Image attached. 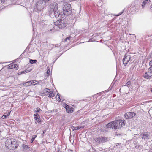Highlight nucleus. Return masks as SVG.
Here are the masks:
<instances>
[{"label":"nucleus","instance_id":"nucleus-9","mask_svg":"<svg viewBox=\"0 0 152 152\" xmlns=\"http://www.w3.org/2000/svg\"><path fill=\"white\" fill-rule=\"evenodd\" d=\"M140 137L144 140L148 139L150 138V133L148 132L142 133L140 134Z\"/></svg>","mask_w":152,"mask_h":152},{"label":"nucleus","instance_id":"nucleus-42","mask_svg":"<svg viewBox=\"0 0 152 152\" xmlns=\"http://www.w3.org/2000/svg\"><path fill=\"white\" fill-rule=\"evenodd\" d=\"M145 0V1H148V0Z\"/></svg>","mask_w":152,"mask_h":152},{"label":"nucleus","instance_id":"nucleus-35","mask_svg":"<svg viewBox=\"0 0 152 152\" xmlns=\"http://www.w3.org/2000/svg\"><path fill=\"white\" fill-rule=\"evenodd\" d=\"M10 112H9L7 113V114L6 115L7 116H7H9L10 115Z\"/></svg>","mask_w":152,"mask_h":152},{"label":"nucleus","instance_id":"nucleus-24","mask_svg":"<svg viewBox=\"0 0 152 152\" xmlns=\"http://www.w3.org/2000/svg\"><path fill=\"white\" fill-rule=\"evenodd\" d=\"M22 147L25 149H27L29 148V147L28 145L23 144L22 145Z\"/></svg>","mask_w":152,"mask_h":152},{"label":"nucleus","instance_id":"nucleus-8","mask_svg":"<svg viewBox=\"0 0 152 152\" xmlns=\"http://www.w3.org/2000/svg\"><path fill=\"white\" fill-rule=\"evenodd\" d=\"M136 115L135 113L134 112H127L124 115V117L126 119H131Z\"/></svg>","mask_w":152,"mask_h":152},{"label":"nucleus","instance_id":"nucleus-16","mask_svg":"<svg viewBox=\"0 0 152 152\" xmlns=\"http://www.w3.org/2000/svg\"><path fill=\"white\" fill-rule=\"evenodd\" d=\"M65 107L66 110V111L68 113H71L73 112V110L70 108L69 106L68 105L65 104Z\"/></svg>","mask_w":152,"mask_h":152},{"label":"nucleus","instance_id":"nucleus-33","mask_svg":"<svg viewBox=\"0 0 152 152\" xmlns=\"http://www.w3.org/2000/svg\"><path fill=\"white\" fill-rule=\"evenodd\" d=\"M148 70L151 72H152V66L150 67L149 69Z\"/></svg>","mask_w":152,"mask_h":152},{"label":"nucleus","instance_id":"nucleus-4","mask_svg":"<svg viewBox=\"0 0 152 152\" xmlns=\"http://www.w3.org/2000/svg\"><path fill=\"white\" fill-rule=\"evenodd\" d=\"M108 138L102 137H98L94 139V140L97 143H101L108 141Z\"/></svg>","mask_w":152,"mask_h":152},{"label":"nucleus","instance_id":"nucleus-12","mask_svg":"<svg viewBox=\"0 0 152 152\" xmlns=\"http://www.w3.org/2000/svg\"><path fill=\"white\" fill-rule=\"evenodd\" d=\"M43 5H41L38 2H37L35 4L34 9L36 11H40L43 9Z\"/></svg>","mask_w":152,"mask_h":152},{"label":"nucleus","instance_id":"nucleus-39","mask_svg":"<svg viewBox=\"0 0 152 152\" xmlns=\"http://www.w3.org/2000/svg\"><path fill=\"white\" fill-rule=\"evenodd\" d=\"M123 13V12L120 13L118 14L116 16H118L120 15L121 14H122Z\"/></svg>","mask_w":152,"mask_h":152},{"label":"nucleus","instance_id":"nucleus-13","mask_svg":"<svg viewBox=\"0 0 152 152\" xmlns=\"http://www.w3.org/2000/svg\"><path fill=\"white\" fill-rule=\"evenodd\" d=\"M34 116L36 122L38 123H40L41 121L40 120V116L39 114L37 113L35 114L34 115Z\"/></svg>","mask_w":152,"mask_h":152},{"label":"nucleus","instance_id":"nucleus-22","mask_svg":"<svg viewBox=\"0 0 152 152\" xmlns=\"http://www.w3.org/2000/svg\"><path fill=\"white\" fill-rule=\"evenodd\" d=\"M37 61L36 60L30 59L29 61V62L31 64L35 63Z\"/></svg>","mask_w":152,"mask_h":152},{"label":"nucleus","instance_id":"nucleus-21","mask_svg":"<svg viewBox=\"0 0 152 152\" xmlns=\"http://www.w3.org/2000/svg\"><path fill=\"white\" fill-rule=\"evenodd\" d=\"M119 121L120 123V128L125 125V123L124 121L122 120H119Z\"/></svg>","mask_w":152,"mask_h":152},{"label":"nucleus","instance_id":"nucleus-3","mask_svg":"<svg viewBox=\"0 0 152 152\" xmlns=\"http://www.w3.org/2000/svg\"><path fill=\"white\" fill-rule=\"evenodd\" d=\"M54 25L56 26H58L61 28L64 27L66 26V24L65 23L64 21L62 20H57L55 22Z\"/></svg>","mask_w":152,"mask_h":152},{"label":"nucleus","instance_id":"nucleus-11","mask_svg":"<svg viewBox=\"0 0 152 152\" xmlns=\"http://www.w3.org/2000/svg\"><path fill=\"white\" fill-rule=\"evenodd\" d=\"M54 15L56 18L59 17L62 18L64 17V14H63V13L59 11L57 12L54 11Z\"/></svg>","mask_w":152,"mask_h":152},{"label":"nucleus","instance_id":"nucleus-29","mask_svg":"<svg viewBox=\"0 0 152 152\" xmlns=\"http://www.w3.org/2000/svg\"><path fill=\"white\" fill-rule=\"evenodd\" d=\"M50 69H48V70H47V74L46 75H47L48 76H49V75H50Z\"/></svg>","mask_w":152,"mask_h":152},{"label":"nucleus","instance_id":"nucleus-38","mask_svg":"<svg viewBox=\"0 0 152 152\" xmlns=\"http://www.w3.org/2000/svg\"><path fill=\"white\" fill-rule=\"evenodd\" d=\"M31 71V70H28V69H26L25 71V72H30Z\"/></svg>","mask_w":152,"mask_h":152},{"label":"nucleus","instance_id":"nucleus-43","mask_svg":"<svg viewBox=\"0 0 152 152\" xmlns=\"http://www.w3.org/2000/svg\"><path fill=\"white\" fill-rule=\"evenodd\" d=\"M33 31L34 30V27H33Z\"/></svg>","mask_w":152,"mask_h":152},{"label":"nucleus","instance_id":"nucleus-44","mask_svg":"<svg viewBox=\"0 0 152 152\" xmlns=\"http://www.w3.org/2000/svg\"><path fill=\"white\" fill-rule=\"evenodd\" d=\"M151 92H152V89L151 90Z\"/></svg>","mask_w":152,"mask_h":152},{"label":"nucleus","instance_id":"nucleus-5","mask_svg":"<svg viewBox=\"0 0 152 152\" xmlns=\"http://www.w3.org/2000/svg\"><path fill=\"white\" fill-rule=\"evenodd\" d=\"M50 9L49 10L50 13L51 14L52 12L57 9L58 8V4L56 2L51 3L50 5Z\"/></svg>","mask_w":152,"mask_h":152},{"label":"nucleus","instance_id":"nucleus-20","mask_svg":"<svg viewBox=\"0 0 152 152\" xmlns=\"http://www.w3.org/2000/svg\"><path fill=\"white\" fill-rule=\"evenodd\" d=\"M83 127L80 126H76V127H74L73 126H72L71 127V128L72 129V130L73 131H74L75 130H79L80 129H83Z\"/></svg>","mask_w":152,"mask_h":152},{"label":"nucleus","instance_id":"nucleus-25","mask_svg":"<svg viewBox=\"0 0 152 152\" xmlns=\"http://www.w3.org/2000/svg\"><path fill=\"white\" fill-rule=\"evenodd\" d=\"M34 111L35 112H39L40 111H41V110L39 108H35L34 109Z\"/></svg>","mask_w":152,"mask_h":152},{"label":"nucleus","instance_id":"nucleus-7","mask_svg":"<svg viewBox=\"0 0 152 152\" xmlns=\"http://www.w3.org/2000/svg\"><path fill=\"white\" fill-rule=\"evenodd\" d=\"M131 56L130 55H127V54H126L123 59V64L124 66L126 65L128 63L130 60Z\"/></svg>","mask_w":152,"mask_h":152},{"label":"nucleus","instance_id":"nucleus-26","mask_svg":"<svg viewBox=\"0 0 152 152\" xmlns=\"http://www.w3.org/2000/svg\"><path fill=\"white\" fill-rule=\"evenodd\" d=\"M56 98L58 101H60L61 100L59 95L58 94L56 96Z\"/></svg>","mask_w":152,"mask_h":152},{"label":"nucleus","instance_id":"nucleus-1","mask_svg":"<svg viewBox=\"0 0 152 152\" xmlns=\"http://www.w3.org/2000/svg\"><path fill=\"white\" fill-rule=\"evenodd\" d=\"M5 145L8 149L12 150L16 149L18 144L15 139L13 138H8L5 142Z\"/></svg>","mask_w":152,"mask_h":152},{"label":"nucleus","instance_id":"nucleus-23","mask_svg":"<svg viewBox=\"0 0 152 152\" xmlns=\"http://www.w3.org/2000/svg\"><path fill=\"white\" fill-rule=\"evenodd\" d=\"M37 2L41 5H43V3H45V0H39Z\"/></svg>","mask_w":152,"mask_h":152},{"label":"nucleus","instance_id":"nucleus-17","mask_svg":"<svg viewBox=\"0 0 152 152\" xmlns=\"http://www.w3.org/2000/svg\"><path fill=\"white\" fill-rule=\"evenodd\" d=\"M8 68L9 69L15 68L17 70L18 69V66L17 64H14L9 66Z\"/></svg>","mask_w":152,"mask_h":152},{"label":"nucleus","instance_id":"nucleus-34","mask_svg":"<svg viewBox=\"0 0 152 152\" xmlns=\"http://www.w3.org/2000/svg\"><path fill=\"white\" fill-rule=\"evenodd\" d=\"M149 65L150 66H152V59L149 62Z\"/></svg>","mask_w":152,"mask_h":152},{"label":"nucleus","instance_id":"nucleus-10","mask_svg":"<svg viewBox=\"0 0 152 152\" xmlns=\"http://www.w3.org/2000/svg\"><path fill=\"white\" fill-rule=\"evenodd\" d=\"M120 123L119 120L113 121V128L115 129L120 128Z\"/></svg>","mask_w":152,"mask_h":152},{"label":"nucleus","instance_id":"nucleus-41","mask_svg":"<svg viewBox=\"0 0 152 152\" xmlns=\"http://www.w3.org/2000/svg\"><path fill=\"white\" fill-rule=\"evenodd\" d=\"M46 132V130H45L44 131H43V133L44 134L45 132Z\"/></svg>","mask_w":152,"mask_h":152},{"label":"nucleus","instance_id":"nucleus-40","mask_svg":"<svg viewBox=\"0 0 152 152\" xmlns=\"http://www.w3.org/2000/svg\"><path fill=\"white\" fill-rule=\"evenodd\" d=\"M25 72V71H23L22 72H21V74L24 73Z\"/></svg>","mask_w":152,"mask_h":152},{"label":"nucleus","instance_id":"nucleus-37","mask_svg":"<svg viewBox=\"0 0 152 152\" xmlns=\"http://www.w3.org/2000/svg\"><path fill=\"white\" fill-rule=\"evenodd\" d=\"M50 0H45V4L47 2Z\"/></svg>","mask_w":152,"mask_h":152},{"label":"nucleus","instance_id":"nucleus-6","mask_svg":"<svg viewBox=\"0 0 152 152\" xmlns=\"http://www.w3.org/2000/svg\"><path fill=\"white\" fill-rule=\"evenodd\" d=\"M43 92L45 95L50 98L53 97L54 96V94L53 91H50L48 88H45L43 90Z\"/></svg>","mask_w":152,"mask_h":152},{"label":"nucleus","instance_id":"nucleus-32","mask_svg":"<svg viewBox=\"0 0 152 152\" xmlns=\"http://www.w3.org/2000/svg\"><path fill=\"white\" fill-rule=\"evenodd\" d=\"M130 84H131L130 81H129L126 84V85L127 86H128Z\"/></svg>","mask_w":152,"mask_h":152},{"label":"nucleus","instance_id":"nucleus-30","mask_svg":"<svg viewBox=\"0 0 152 152\" xmlns=\"http://www.w3.org/2000/svg\"><path fill=\"white\" fill-rule=\"evenodd\" d=\"M36 137V136L35 135H34L33 136V137L31 139V142H32L34 140L35 137Z\"/></svg>","mask_w":152,"mask_h":152},{"label":"nucleus","instance_id":"nucleus-27","mask_svg":"<svg viewBox=\"0 0 152 152\" xmlns=\"http://www.w3.org/2000/svg\"><path fill=\"white\" fill-rule=\"evenodd\" d=\"M71 37H69L67 38H65L64 40V41L65 42H66L67 41V40H70L71 38Z\"/></svg>","mask_w":152,"mask_h":152},{"label":"nucleus","instance_id":"nucleus-36","mask_svg":"<svg viewBox=\"0 0 152 152\" xmlns=\"http://www.w3.org/2000/svg\"><path fill=\"white\" fill-rule=\"evenodd\" d=\"M150 11L152 12V5H151L150 6Z\"/></svg>","mask_w":152,"mask_h":152},{"label":"nucleus","instance_id":"nucleus-28","mask_svg":"<svg viewBox=\"0 0 152 152\" xmlns=\"http://www.w3.org/2000/svg\"><path fill=\"white\" fill-rule=\"evenodd\" d=\"M146 3H147L146 1H143V2L142 3V8H143L145 6V5L146 4Z\"/></svg>","mask_w":152,"mask_h":152},{"label":"nucleus","instance_id":"nucleus-15","mask_svg":"<svg viewBox=\"0 0 152 152\" xmlns=\"http://www.w3.org/2000/svg\"><path fill=\"white\" fill-rule=\"evenodd\" d=\"M31 81L32 82V84H33V85H37L39 84V83H44L45 82L44 80H39V81H37L35 80H32Z\"/></svg>","mask_w":152,"mask_h":152},{"label":"nucleus","instance_id":"nucleus-2","mask_svg":"<svg viewBox=\"0 0 152 152\" xmlns=\"http://www.w3.org/2000/svg\"><path fill=\"white\" fill-rule=\"evenodd\" d=\"M63 14L64 15H69L72 13L71 5L67 3L65 4L63 7Z\"/></svg>","mask_w":152,"mask_h":152},{"label":"nucleus","instance_id":"nucleus-31","mask_svg":"<svg viewBox=\"0 0 152 152\" xmlns=\"http://www.w3.org/2000/svg\"><path fill=\"white\" fill-rule=\"evenodd\" d=\"M7 117L6 115H4L2 116L1 118L3 119H5L7 118Z\"/></svg>","mask_w":152,"mask_h":152},{"label":"nucleus","instance_id":"nucleus-19","mask_svg":"<svg viewBox=\"0 0 152 152\" xmlns=\"http://www.w3.org/2000/svg\"><path fill=\"white\" fill-rule=\"evenodd\" d=\"M113 121L108 123L106 125V127L108 128H113Z\"/></svg>","mask_w":152,"mask_h":152},{"label":"nucleus","instance_id":"nucleus-18","mask_svg":"<svg viewBox=\"0 0 152 152\" xmlns=\"http://www.w3.org/2000/svg\"><path fill=\"white\" fill-rule=\"evenodd\" d=\"M32 81H29L24 83L23 84V86H24L27 87L32 85Z\"/></svg>","mask_w":152,"mask_h":152},{"label":"nucleus","instance_id":"nucleus-14","mask_svg":"<svg viewBox=\"0 0 152 152\" xmlns=\"http://www.w3.org/2000/svg\"><path fill=\"white\" fill-rule=\"evenodd\" d=\"M152 76V72H146L144 75V77L146 79H148Z\"/></svg>","mask_w":152,"mask_h":152}]
</instances>
